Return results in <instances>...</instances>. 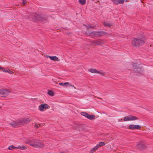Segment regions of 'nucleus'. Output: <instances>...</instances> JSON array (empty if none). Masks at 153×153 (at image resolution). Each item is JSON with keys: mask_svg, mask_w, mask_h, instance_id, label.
I'll return each instance as SVG.
<instances>
[{"mask_svg": "<svg viewBox=\"0 0 153 153\" xmlns=\"http://www.w3.org/2000/svg\"><path fill=\"white\" fill-rule=\"evenodd\" d=\"M32 147L37 148H42L44 146L43 143L41 140L36 139L30 140L28 142H25Z\"/></svg>", "mask_w": 153, "mask_h": 153, "instance_id": "f257e3e1", "label": "nucleus"}, {"mask_svg": "<svg viewBox=\"0 0 153 153\" xmlns=\"http://www.w3.org/2000/svg\"><path fill=\"white\" fill-rule=\"evenodd\" d=\"M134 72L137 76H142L143 75V68L141 65L137 63L134 62L132 64Z\"/></svg>", "mask_w": 153, "mask_h": 153, "instance_id": "f03ea898", "label": "nucleus"}, {"mask_svg": "<svg viewBox=\"0 0 153 153\" xmlns=\"http://www.w3.org/2000/svg\"><path fill=\"white\" fill-rule=\"evenodd\" d=\"M144 43V41L140 38H134L131 42V44L134 47L140 46Z\"/></svg>", "mask_w": 153, "mask_h": 153, "instance_id": "7ed1b4c3", "label": "nucleus"}, {"mask_svg": "<svg viewBox=\"0 0 153 153\" xmlns=\"http://www.w3.org/2000/svg\"><path fill=\"white\" fill-rule=\"evenodd\" d=\"M89 72L93 74H99V75L101 76H108L107 74L100 70H97L94 68H90L88 69Z\"/></svg>", "mask_w": 153, "mask_h": 153, "instance_id": "20e7f679", "label": "nucleus"}, {"mask_svg": "<svg viewBox=\"0 0 153 153\" xmlns=\"http://www.w3.org/2000/svg\"><path fill=\"white\" fill-rule=\"evenodd\" d=\"M103 34H105V33L102 31L88 32L87 33V34L88 35L91 36H99L102 35Z\"/></svg>", "mask_w": 153, "mask_h": 153, "instance_id": "39448f33", "label": "nucleus"}, {"mask_svg": "<svg viewBox=\"0 0 153 153\" xmlns=\"http://www.w3.org/2000/svg\"><path fill=\"white\" fill-rule=\"evenodd\" d=\"M50 106L47 104L44 103L40 104L38 107L39 110L41 112H43L49 109Z\"/></svg>", "mask_w": 153, "mask_h": 153, "instance_id": "423d86ee", "label": "nucleus"}, {"mask_svg": "<svg viewBox=\"0 0 153 153\" xmlns=\"http://www.w3.org/2000/svg\"><path fill=\"white\" fill-rule=\"evenodd\" d=\"M33 21H42L43 20L47 19V17L42 15H36L33 18Z\"/></svg>", "mask_w": 153, "mask_h": 153, "instance_id": "0eeeda50", "label": "nucleus"}, {"mask_svg": "<svg viewBox=\"0 0 153 153\" xmlns=\"http://www.w3.org/2000/svg\"><path fill=\"white\" fill-rule=\"evenodd\" d=\"M138 118L135 116L132 115H128L124 117L123 119V121H134L137 120Z\"/></svg>", "mask_w": 153, "mask_h": 153, "instance_id": "6e6552de", "label": "nucleus"}, {"mask_svg": "<svg viewBox=\"0 0 153 153\" xmlns=\"http://www.w3.org/2000/svg\"><path fill=\"white\" fill-rule=\"evenodd\" d=\"M127 128L131 130H140L141 129V126L139 125L131 124L128 126Z\"/></svg>", "mask_w": 153, "mask_h": 153, "instance_id": "1a4fd4ad", "label": "nucleus"}, {"mask_svg": "<svg viewBox=\"0 0 153 153\" xmlns=\"http://www.w3.org/2000/svg\"><path fill=\"white\" fill-rule=\"evenodd\" d=\"M81 114L90 120H94L95 118V116L94 115H90L85 112H81Z\"/></svg>", "mask_w": 153, "mask_h": 153, "instance_id": "9d476101", "label": "nucleus"}, {"mask_svg": "<svg viewBox=\"0 0 153 153\" xmlns=\"http://www.w3.org/2000/svg\"><path fill=\"white\" fill-rule=\"evenodd\" d=\"M138 149L140 150L145 149L147 148V145L144 142H139L137 145Z\"/></svg>", "mask_w": 153, "mask_h": 153, "instance_id": "9b49d317", "label": "nucleus"}, {"mask_svg": "<svg viewBox=\"0 0 153 153\" xmlns=\"http://www.w3.org/2000/svg\"><path fill=\"white\" fill-rule=\"evenodd\" d=\"M10 91L8 89H2L1 92V97H6L9 95L10 93Z\"/></svg>", "mask_w": 153, "mask_h": 153, "instance_id": "f8f14e48", "label": "nucleus"}, {"mask_svg": "<svg viewBox=\"0 0 153 153\" xmlns=\"http://www.w3.org/2000/svg\"><path fill=\"white\" fill-rule=\"evenodd\" d=\"M59 85H60L64 87H72L74 89H76V87L74 85H71L68 82H65V83H59Z\"/></svg>", "mask_w": 153, "mask_h": 153, "instance_id": "ddd939ff", "label": "nucleus"}, {"mask_svg": "<svg viewBox=\"0 0 153 153\" xmlns=\"http://www.w3.org/2000/svg\"><path fill=\"white\" fill-rule=\"evenodd\" d=\"M45 56L47 58H49L51 60L53 61H59V58L55 56H51L48 55H46Z\"/></svg>", "mask_w": 153, "mask_h": 153, "instance_id": "4468645a", "label": "nucleus"}, {"mask_svg": "<svg viewBox=\"0 0 153 153\" xmlns=\"http://www.w3.org/2000/svg\"><path fill=\"white\" fill-rule=\"evenodd\" d=\"M9 124L13 127H16L18 126L17 120H12L9 123Z\"/></svg>", "mask_w": 153, "mask_h": 153, "instance_id": "2eb2a0df", "label": "nucleus"}, {"mask_svg": "<svg viewBox=\"0 0 153 153\" xmlns=\"http://www.w3.org/2000/svg\"><path fill=\"white\" fill-rule=\"evenodd\" d=\"M18 126L23 125L25 124V123L24 118L21 119L17 120Z\"/></svg>", "mask_w": 153, "mask_h": 153, "instance_id": "dca6fc26", "label": "nucleus"}, {"mask_svg": "<svg viewBox=\"0 0 153 153\" xmlns=\"http://www.w3.org/2000/svg\"><path fill=\"white\" fill-rule=\"evenodd\" d=\"M115 4H123L124 1L123 0H111Z\"/></svg>", "mask_w": 153, "mask_h": 153, "instance_id": "f3484780", "label": "nucleus"}, {"mask_svg": "<svg viewBox=\"0 0 153 153\" xmlns=\"http://www.w3.org/2000/svg\"><path fill=\"white\" fill-rule=\"evenodd\" d=\"M2 69V71L4 72H7L9 74H11L13 73V72L9 69L7 68H4Z\"/></svg>", "mask_w": 153, "mask_h": 153, "instance_id": "a211bd4d", "label": "nucleus"}, {"mask_svg": "<svg viewBox=\"0 0 153 153\" xmlns=\"http://www.w3.org/2000/svg\"><path fill=\"white\" fill-rule=\"evenodd\" d=\"M47 94L51 97H53L54 96L55 93L53 91L51 90H48V91Z\"/></svg>", "mask_w": 153, "mask_h": 153, "instance_id": "6ab92c4d", "label": "nucleus"}, {"mask_svg": "<svg viewBox=\"0 0 153 153\" xmlns=\"http://www.w3.org/2000/svg\"><path fill=\"white\" fill-rule=\"evenodd\" d=\"M103 25L105 26H108L109 27L113 25V23L107 22H104L103 23Z\"/></svg>", "mask_w": 153, "mask_h": 153, "instance_id": "aec40b11", "label": "nucleus"}, {"mask_svg": "<svg viewBox=\"0 0 153 153\" xmlns=\"http://www.w3.org/2000/svg\"><path fill=\"white\" fill-rule=\"evenodd\" d=\"M16 149H19L21 150H25L27 149V147L24 146H19L16 147Z\"/></svg>", "mask_w": 153, "mask_h": 153, "instance_id": "412c9836", "label": "nucleus"}, {"mask_svg": "<svg viewBox=\"0 0 153 153\" xmlns=\"http://www.w3.org/2000/svg\"><path fill=\"white\" fill-rule=\"evenodd\" d=\"M24 121L25 123V124L31 121L32 120V119L31 118L27 117L24 118Z\"/></svg>", "mask_w": 153, "mask_h": 153, "instance_id": "4be33fe9", "label": "nucleus"}, {"mask_svg": "<svg viewBox=\"0 0 153 153\" xmlns=\"http://www.w3.org/2000/svg\"><path fill=\"white\" fill-rule=\"evenodd\" d=\"M98 149L97 147L96 146L94 148L92 149L89 151L90 153H93Z\"/></svg>", "mask_w": 153, "mask_h": 153, "instance_id": "5701e85b", "label": "nucleus"}, {"mask_svg": "<svg viewBox=\"0 0 153 153\" xmlns=\"http://www.w3.org/2000/svg\"><path fill=\"white\" fill-rule=\"evenodd\" d=\"M95 43L98 45H100L103 44L104 43V42L101 40H98L96 41L95 42Z\"/></svg>", "mask_w": 153, "mask_h": 153, "instance_id": "b1692460", "label": "nucleus"}, {"mask_svg": "<svg viewBox=\"0 0 153 153\" xmlns=\"http://www.w3.org/2000/svg\"><path fill=\"white\" fill-rule=\"evenodd\" d=\"M105 144V143L104 142H102L99 143L98 144H97L96 146L98 148H99L103 146Z\"/></svg>", "mask_w": 153, "mask_h": 153, "instance_id": "393cba45", "label": "nucleus"}, {"mask_svg": "<svg viewBox=\"0 0 153 153\" xmlns=\"http://www.w3.org/2000/svg\"><path fill=\"white\" fill-rule=\"evenodd\" d=\"M79 2L82 5H84L85 4L86 0H79Z\"/></svg>", "mask_w": 153, "mask_h": 153, "instance_id": "a878e982", "label": "nucleus"}, {"mask_svg": "<svg viewBox=\"0 0 153 153\" xmlns=\"http://www.w3.org/2000/svg\"><path fill=\"white\" fill-rule=\"evenodd\" d=\"M16 147H15L13 145H11V146H10L8 148V149H9V150H12V149H16Z\"/></svg>", "mask_w": 153, "mask_h": 153, "instance_id": "bb28decb", "label": "nucleus"}, {"mask_svg": "<svg viewBox=\"0 0 153 153\" xmlns=\"http://www.w3.org/2000/svg\"><path fill=\"white\" fill-rule=\"evenodd\" d=\"M27 3V2L26 1L23 0L22 2V4L24 5H25Z\"/></svg>", "mask_w": 153, "mask_h": 153, "instance_id": "cd10ccee", "label": "nucleus"}, {"mask_svg": "<svg viewBox=\"0 0 153 153\" xmlns=\"http://www.w3.org/2000/svg\"><path fill=\"white\" fill-rule=\"evenodd\" d=\"M34 127L36 128H38L39 127V125L37 124H35L34 125Z\"/></svg>", "mask_w": 153, "mask_h": 153, "instance_id": "c85d7f7f", "label": "nucleus"}, {"mask_svg": "<svg viewBox=\"0 0 153 153\" xmlns=\"http://www.w3.org/2000/svg\"><path fill=\"white\" fill-rule=\"evenodd\" d=\"M109 147L110 148V149H112L113 148V147L114 146L113 145H110L109 146Z\"/></svg>", "mask_w": 153, "mask_h": 153, "instance_id": "c756f323", "label": "nucleus"}, {"mask_svg": "<svg viewBox=\"0 0 153 153\" xmlns=\"http://www.w3.org/2000/svg\"><path fill=\"white\" fill-rule=\"evenodd\" d=\"M92 27L91 26H88L87 27V29H88L89 28H92Z\"/></svg>", "mask_w": 153, "mask_h": 153, "instance_id": "7c9ffc66", "label": "nucleus"}, {"mask_svg": "<svg viewBox=\"0 0 153 153\" xmlns=\"http://www.w3.org/2000/svg\"><path fill=\"white\" fill-rule=\"evenodd\" d=\"M119 121L120 122L124 121H123V120L122 119H120L119 120Z\"/></svg>", "mask_w": 153, "mask_h": 153, "instance_id": "2f4dec72", "label": "nucleus"}, {"mask_svg": "<svg viewBox=\"0 0 153 153\" xmlns=\"http://www.w3.org/2000/svg\"><path fill=\"white\" fill-rule=\"evenodd\" d=\"M4 68H2L0 66V70H1L2 71V69Z\"/></svg>", "mask_w": 153, "mask_h": 153, "instance_id": "473e14b6", "label": "nucleus"}, {"mask_svg": "<svg viewBox=\"0 0 153 153\" xmlns=\"http://www.w3.org/2000/svg\"><path fill=\"white\" fill-rule=\"evenodd\" d=\"M2 89H0V94H1Z\"/></svg>", "mask_w": 153, "mask_h": 153, "instance_id": "72a5a7b5", "label": "nucleus"}, {"mask_svg": "<svg viewBox=\"0 0 153 153\" xmlns=\"http://www.w3.org/2000/svg\"><path fill=\"white\" fill-rule=\"evenodd\" d=\"M1 108H2V107L1 106H0V110L1 109Z\"/></svg>", "mask_w": 153, "mask_h": 153, "instance_id": "f704fd0d", "label": "nucleus"}, {"mask_svg": "<svg viewBox=\"0 0 153 153\" xmlns=\"http://www.w3.org/2000/svg\"><path fill=\"white\" fill-rule=\"evenodd\" d=\"M63 153V152H62V153Z\"/></svg>", "mask_w": 153, "mask_h": 153, "instance_id": "c9c22d12", "label": "nucleus"}]
</instances>
